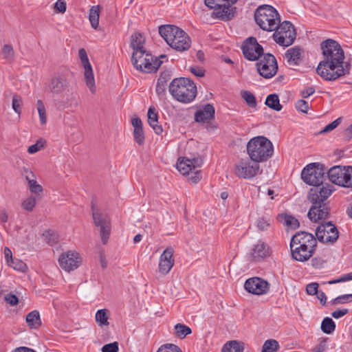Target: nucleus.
<instances>
[{
    "label": "nucleus",
    "instance_id": "obj_1",
    "mask_svg": "<svg viewBox=\"0 0 352 352\" xmlns=\"http://www.w3.org/2000/svg\"><path fill=\"white\" fill-rule=\"evenodd\" d=\"M322 60L318 63L316 72L324 80L334 81L348 75L351 71V64L344 61V52L340 44L331 38L320 43Z\"/></svg>",
    "mask_w": 352,
    "mask_h": 352
},
{
    "label": "nucleus",
    "instance_id": "obj_2",
    "mask_svg": "<svg viewBox=\"0 0 352 352\" xmlns=\"http://www.w3.org/2000/svg\"><path fill=\"white\" fill-rule=\"evenodd\" d=\"M317 247L316 237L305 231L296 232L290 241L292 257L299 262L309 260L314 254Z\"/></svg>",
    "mask_w": 352,
    "mask_h": 352
},
{
    "label": "nucleus",
    "instance_id": "obj_3",
    "mask_svg": "<svg viewBox=\"0 0 352 352\" xmlns=\"http://www.w3.org/2000/svg\"><path fill=\"white\" fill-rule=\"evenodd\" d=\"M159 33L167 44L178 52L188 50L191 46L190 36L181 28L173 25H162Z\"/></svg>",
    "mask_w": 352,
    "mask_h": 352
},
{
    "label": "nucleus",
    "instance_id": "obj_4",
    "mask_svg": "<svg viewBox=\"0 0 352 352\" xmlns=\"http://www.w3.org/2000/svg\"><path fill=\"white\" fill-rule=\"evenodd\" d=\"M246 149L250 158L258 164L266 162L274 153L272 142L264 136H256L250 139Z\"/></svg>",
    "mask_w": 352,
    "mask_h": 352
},
{
    "label": "nucleus",
    "instance_id": "obj_5",
    "mask_svg": "<svg viewBox=\"0 0 352 352\" xmlns=\"http://www.w3.org/2000/svg\"><path fill=\"white\" fill-rule=\"evenodd\" d=\"M169 91L172 96L182 103H189L197 96V87L195 82L188 78L173 79L169 85Z\"/></svg>",
    "mask_w": 352,
    "mask_h": 352
},
{
    "label": "nucleus",
    "instance_id": "obj_6",
    "mask_svg": "<svg viewBox=\"0 0 352 352\" xmlns=\"http://www.w3.org/2000/svg\"><path fill=\"white\" fill-rule=\"evenodd\" d=\"M256 23L264 31H274L280 25V16L273 6L267 4L259 6L254 14Z\"/></svg>",
    "mask_w": 352,
    "mask_h": 352
},
{
    "label": "nucleus",
    "instance_id": "obj_7",
    "mask_svg": "<svg viewBox=\"0 0 352 352\" xmlns=\"http://www.w3.org/2000/svg\"><path fill=\"white\" fill-rule=\"evenodd\" d=\"M131 62L133 65L139 71L146 73L155 72L163 63L160 58H155L149 52H135L132 54Z\"/></svg>",
    "mask_w": 352,
    "mask_h": 352
},
{
    "label": "nucleus",
    "instance_id": "obj_8",
    "mask_svg": "<svg viewBox=\"0 0 352 352\" xmlns=\"http://www.w3.org/2000/svg\"><path fill=\"white\" fill-rule=\"evenodd\" d=\"M47 91L63 98L73 94L69 74H59L53 76L47 86Z\"/></svg>",
    "mask_w": 352,
    "mask_h": 352
},
{
    "label": "nucleus",
    "instance_id": "obj_9",
    "mask_svg": "<svg viewBox=\"0 0 352 352\" xmlns=\"http://www.w3.org/2000/svg\"><path fill=\"white\" fill-rule=\"evenodd\" d=\"M329 180L338 186L352 188V166L331 167L327 172Z\"/></svg>",
    "mask_w": 352,
    "mask_h": 352
},
{
    "label": "nucleus",
    "instance_id": "obj_10",
    "mask_svg": "<svg viewBox=\"0 0 352 352\" xmlns=\"http://www.w3.org/2000/svg\"><path fill=\"white\" fill-rule=\"evenodd\" d=\"M324 175L325 170L322 164L311 163L302 169L301 177L307 184L315 186L322 184Z\"/></svg>",
    "mask_w": 352,
    "mask_h": 352
},
{
    "label": "nucleus",
    "instance_id": "obj_11",
    "mask_svg": "<svg viewBox=\"0 0 352 352\" xmlns=\"http://www.w3.org/2000/svg\"><path fill=\"white\" fill-rule=\"evenodd\" d=\"M273 34L274 41L280 45L287 47L291 45L296 39V33L292 23L288 21L280 22L278 28Z\"/></svg>",
    "mask_w": 352,
    "mask_h": 352
},
{
    "label": "nucleus",
    "instance_id": "obj_12",
    "mask_svg": "<svg viewBox=\"0 0 352 352\" xmlns=\"http://www.w3.org/2000/svg\"><path fill=\"white\" fill-rule=\"evenodd\" d=\"M91 211L94 223L96 226L100 228V234L103 244L107 243L111 232L110 219L107 214L102 213L91 203Z\"/></svg>",
    "mask_w": 352,
    "mask_h": 352
},
{
    "label": "nucleus",
    "instance_id": "obj_13",
    "mask_svg": "<svg viewBox=\"0 0 352 352\" xmlns=\"http://www.w3.org/2000/svg\"><path fill=\"white\" fill-rule=\"evenodd\" d=\"M260 168V166L250 158L240 160L234 166L233 173L240 179H252L254 177Z\"/></svg>",
    "mask_w": 352,
    "mask_h": 352
},
{
    "label": "nucleus",
    "instance_id": "obj_14",
    "mask_svg": "<svg viewBox=\"0 0 352 352\" xmlns=\"http://www.w3.org/2000/svg\"><path fill=\"white\" fill-rule=\"evenodd\" d=\"M316 239L324 243H334L338 239L339 231L331 222H324L320 224L316 229Z\"/></svg>",
    "mask_w": 352,
    "mask_h": 352
},
{
    "label": "nucleus",
    "instance_id": "obj_15",
    "mask_svg": "<svg viewBox=\"0 0 352 352\" xmlns=\"http://www.w3.org/2000/svg\"><path fill=\"white\" fill-rule=\"evenodd\" d=\"M262 59L256 63L257 71L265 78L273 77L277 72L278 65L276 58L271 54H263Z\"/></svg>",
    "mask_w": 352,
    "mask_h": 352
},
{
    "label": "nucleus",
    "instance_id": "obj_16",
    "mask_svg": "<svg viewBox=\"0 0 352 352\" xmlns=\"http://www.w3.org/2000/svg\"><path fill=\"white\" fill-rule=\"evenodd\" d=\"M241 49L245 58L251 61L258 60L263 54V48L255 37L248 38L244 41Z\"/></svg>",
    "mask_w": 352,
    "mask_h": 352
},
{
    "label": "nucleus",
    "instance_id": "obj_17",
    "mask_svg": "<svg viewBox=\"0 0 352 352\" xmlns=\"http://www.w3.org/2000/svg\"><path fill=\"white\" fill-rule=\"evenodd\" d=\"M82 259L77 252L69 250L60 254L58 263L60 267L66 272H70L78 268Z\"/></svg>",
    "mask_w": 352,
    "mask_h": 352
},
{
    "label": "nucleus",
    "instance_id": "obj_18",
    "mask_svg": "<svg viewBox=\"0 0 352 352\" xmlns=\"http://www.w3.org/2000/svg\"><path fill=\"white\" fill-rule=\"evenodd\" d=\"M78 56L85 69L84 76L86 85L91 93L94 94L96 91L94 76L86 50L84 48L80 49L78 51Z\"/></svg>",
    "mask_w": 352,
    "mask_h": 352
},
{
    "label": "nucleus",
    "instance_id": "obj_19",
    "mask_svg": "<svg viewBox=\"0 0 352 352\" xmlns=\"http://www.w3.org/2000/svg\"><path fill=\"white\" fill-rule=\"evenodd\" d=\"M244 287L249 293L255 295H262L269 291L270 285L267 281L261 278L253 277L245 282Z\"/></svg>",
    "mask_w": 352,
    "mask_h": 352
},
{
    "label": "nucleus",
    "instance_id": "obj_20",
    "mask_svg": "<svg viewBox=\"0 0 352 352\" xmlns=\"http://www.w3.org/2000/svg\"><path fill=\"white\" fill-rule=\"evenodd\" d=\"M332 186L326 184H318L315 186L314 188L310 189L309 192V200L311 202H318L320 204H324V201L332 194L333 189Z\"/></svg>",
    "mask_w": 352,
    "mask_h": 352
},
{
    "label": "nucleus",
    "instance_id": "obj_21",
    "mask_svg": "<svg viewBox=\"0 0 352 352\" xmlns=\"http://www.w3.org/2000/svg\"><path fill=\"white\" fill-rule=\"evenodd\" d=\"M313 206L309 209L307 216L311 221L318 222L329 217L330 209L327 204L311 202Z\"/></svg>",
    "mask_w": 352,
    "mask_h": 352
},
{
    "label": "nucleus",
    "instance_id": "obj_22",
    "mask_svg": "<svg viewBox=\"0 0 352 352\" xmlns=\"http://www.w3.org/2000/svg\"><path fill=\"white\" fill-rule=\"evenodd\" d=\"M202 164L203 160L201 157L193 159L186 157L179 158L177 163V168L182 175H189L190 172H192L193 170L199 168Z\"/></svg>",
    "mask_w": 352,
    "mask_h": 352
},
{
    "label": "nucleus",
    "instance_id": "obj_23",
    "mask_svg": "<svg viewBox=\"0 0 352 352\" xmlns=\"http://www.w3.org/2000/svg\"><path fill=\"white\" fill-rule=\"evenodd\" d=\"M174 250L173 248H166L160 255L159 261V272L162 275H166L174 265Z\"/></svg>",
    "mask_w": 352,
    "mask_h": 352
},
{
    "label": "nucleus",
    "instance_id": "obj_24",
    "mask_svg": "<svg viewBox=\"0 0 352 352\" xmlns=\"http://www.w3.org/2000/svg\"><path fill=\"white\" fill-rule=\"evenodd\" d=\"M269 256L270 248L265 243L261 241H258L253 246L250 255L251 260L255 262L260 261Z\"/></svg>",
    "mask_w": 352,
    "mask_h": 352
},
{
    "label": "nucleus",
    "instance_id": "obj_25",
    "mask_svg": "<svg viewBox=\"0 0 352 352\" xmlns=\"http://www.w3.org/2000/svg\"><path fill=\"white\" fill-rule=\"evenodd\" d=\"M302 49L298 46H295L287 50L285 54V58L289 65L296 66L302 60Z\"/></svg>",
    "mask_w": 352,
    "mask_h": 352
},
{
    "label": "nucleus",
    "instance_id": "obj_26",
    "mask_svg": "<svg viewBox=\"0 0 352 352\" xmlns=\"http://www.w3.org/2000/svg\"><path fill=\"white\" fill-rule=\"evenodd\" d=\"M215 110L210 104H206L202 109L197 111L195 113V120L197 122H206L214 117Z\"/></svg>",
    "mask_w": 352,
    "mask_h": 352
},
{
    "label": "nucleus",
    "instance_id": "obj_27",
    "mask_svg": "<svg viewBox=\"0 0 352 352\" xmlns=\"http://www.w3.org/2000/svg\"><path fill=\"white\" fill-rule=\"evenodd\" d=\"M148 122L153 128L155 133L160 135L162 133L163 129L161 125L158 124V116L154 107H150L148 110Z\"/></svg>",
    "mask_w": 352,
    "mask_h": 352
},
{
    "label": "nucleus",
    "instance_id": "obj_28",
    "mask_svg": "<svg viewBox=\"0 0 352 352\" xmlns=\"http://www.w3.org/2000/svg\"><path fill=\"white\" fill-rule=\"evenodd\" d=\"M144 39L143 38L141 34L135 32L131 36V47L133 50V52H145V49L144 47Z\"/></svg>",
    "mask_w": 352,
    "mask_h": 352
},
{
    "label": "nucleus",
    "instance_id": "obj_29",
    "mask_svg": "<svg viewBox=\"0 0 352 352\" xmlns=\"http://www.w3.org/2000/svg\"><path fill=\"white\" fill-rule=\"evenodd\" d=\"M26 322L31 329H38L41 325L40 314L38 311H32L26 316Z\"/></svg>",
    "mask_w": 352,
    "mask_h": 352
},
{
    "label": "nucleus",
    "instance_id": "obj_30",
    "mask_svg": "<svg viewBox=\"0 0 352 352\" xmlns=\"http://www.w3.org/2000/svg\"><path fill=\"white\" fill-rule=\"evenodd\" d=\"M278 221L283 222L291 229H296L300 226L298 220L292 215L281 214L278 215Z\"/></svg>",
    "mask_w": 352,
    "mask_h": 352
},
{
    "label": "nucleus",
    "instance_id": "obj_31",
    "mask_svg": "<svg viewBox=\"0 0 352 352\" xmlns=\"http://www.w3.org/2000/svg\"><path fill=\"white\" fill-rule=\"evenodd\" d=\"M100 6H91L89 12V20L91 27L96 30L99 25Z\"/></svg>",
    "mask_w": 352,
    "mask_h": 352
},
{
    "label": "nucleus",
    "instance_id": "obj_32",
    "mask_svg": "<svg viewBox=\"0 0 352 352\" xmlns=\"http://www.w3.org/2000/svg\"><path fill=\"white\" fill-rule=\"evenodd\" d=\"M265 104L269 108L276 111H280L283 108V106L280 104L278 96L276 94L268 95L266 98Z\"/></svg>",
    "mask_w": 352,
    "mask_h": 352
},
{
    "label": "nucleus",
    "instance_id": "obj_33",
    "mask_svg": "<svg viewBox=\"0 0 352 352\" xmlns=\"http://www.w3.org/2000/svg\"><path fill=\"white\" fill-rule=\"evenodd\" d=\"M216 18L221 19H230L231 16V10L228 6L225 5L217 6L213 12Z\"/></svg>",
    "mask_w": 352,
    "mask_h": 352
},
{
    "label": "nucleus",
    "instance_id": "obj_34",
    "mask_svg": "<svg viewBox=\"0 0 352 352\" xmlns=\"http://www.w3.org/2000/svg\"><path fill=\"white\" fill-rule=\"evenodd\" d=\"M243 348L240 345V343L236 340H232L226 342L221 352H243Z\"/></svg>",
    "mask_w": 352,
    "mask_h": 352
},
{
    "label": "nucleus",
    "instance_id": "obj_35",
    "mask_svg": "<svg viewBox=\"0 0 352 352\" xmlns=\"http://www.w3.org/2000/svg\"><path fill=\"white\" fill-rule=\"evenodd\" d=\"M174 328L175 336L181 339H184L186 336L192 333L191 329L183 324H176Z\"/></svg>",
    "mask_w": 352,
    "mask_h": 352
},
{
    "label": "nucleus",
    "instance_id": "obj_36",
    "mask_svg": "<svg viewBox=\"0 0 352 352\" xmlns=\"http://www.w3.org/2000/svg\"><path fill=\"white\" fill-rule=\"evenodd\" d=\"M1 54L3 58L9 63L12 62L14 59L15 52L12 45L10 44H6L3 46Z\"/></svg>",
    "mask_w": 352,
    "mask_h": 352
},
{
    "label": "nucleus",
    "instance_id": "obj_37",
    "mask_svg": "<svg viewBox=\"0 0 352 352\" xmlns=\"http://www.w3.org/2000/svg\"><path fill=\"white\" fill-rule=\"evenodd\" d=\"M335 329L336 324L331 318L326 317L323 319L321 323V329L324 333L330 334L334 331Z\"/></svg>",
    "mask_w": 352,
    "mask_h": 352
},
{
    "label": "nucleus",
    "instance_id": "obj_38",
    "mask_svg": "<svg viewBox=\"0 0 352 352\" xmlns=\"http://www.w3.org/2000/svg\"><path fill=\"white\" fill-rule=\"evenodd\" d=\"M241 96L250 108L256 107L257 102L256 97L250 91H242L241 92Z\"/></svg>",
    "mask_w": 352,
    "mask_h": 352
},
{
    "label": "nucleus",
    "instance_id": "obj_39",
    "mask_svg": "<svg viewBox=\"0 0 352 352\" xmlns=\"http://www.w3.org/2000/svg\"><path fill=\"white\" fill-rule=\"evenodd\" d=\"M278 348V342L276 340L270 339L264 342L261 352H276Z\"/></svg>",
    "mask_w": 352,
    "mask_h": 352
},
{
    "label": "nucleus",
    "instance_id": "obj_40",
    "mask_svg": "<svg viewBox=\"0 0 352 352\" xmlns=\"http://www.w3.org/2000/svg\"><path fill=\"white\" fill-rule=\"evenodd\" d=\"M44 240L50 245H53L58 243V239L56 233L51 230H45L43 234Z\"/></svg>",
    "mask_w": 352,
    "mask_h": 352
},
{
    "label": "nucleus",
    "instance_id": "obj_41",
    "mask_svg": "<svg viewBox=\"0 0 352 352\" xmlns=\"http://www.w3.org/2000/svg\"><path fill=\"white\" fill-rule=\"evenodd\" d=\"M36 108L39 116L40 122L44 125L47 122L46 109L43 102L38 100L36 102Z\"/></svg>",
    "mask_w": 352,
    "mask_h": 352
},
{
    "label": "nucleus",
    "instance_id": "obj_42",
    "mask_svg": "<svg viewBox=\"0 0 352 352\" xmlns=\"http://www.w3.org/2000/svg\"><path fill=\"white\" fill-rule=\"evenodd\" d=\"M36 204V198L33 196H30L22 201L21 206L25 210L30 212L34 210Z\"/></svg>",
    "mask_w": 352,
    "mask_h": 352
},
{
    "label": "nucleus",
    "instance_id": "obj_43",
    "mask_svg": "<svg viewBox=\"0 0 352 352\" xmlns=\"http://www.w3.org/2000/svg\"><path fill=\"white\" fill-rule=\"evenodd\" d=\"M96 320L100 326L108 325V318L105 309H100L96 314Z\"/></svg>",
    "mask_w": 352,
    "mask_h": 352
},
{
    "label": "nucleus",
    "instance_id": "obj_44",
    "mask_svg": "<svg viewBox=\"0 0 352 352\" xmlns=\"http://www.w3.org/2000/svg\"><path fill=\"white\" fill-rule=\"evenodd\" d=\"M22 104L23 100L21 96L17 94H14L12 96V107L18 115H20L21 113Z\"/></svg>",
    "mask_w": 352,
    "mask_h": 352
},
{
    "label": "nucleus",
    "instance_id": "obj_45",
    "mask_svg": "<svg viewBox=\"0 0 352 352\" xmlns=\"http://www.w3.org/2000/svg\"><path fill=\"white\" fill-rule=\"evenodd\" d=\"M272 220L267 217H260L256 221V226L260 231H265L271 225Z\"/></svg>",
    "mask_w": 352,
    "mask_h": 352
},
{
    "label": "nucleus",
    "instance_id": "obj_46",
    "mask_svg": "<svg viewBox=\"0 0 352 352\" xmlns=\"http://www.w3.org/2000/svg\"><path fill=\"white\" fill-rule=\"evenodd\" d=\"M8 265L13 267V269H14L15 270H18L20 272H25V270L27 269V265L24 262L16 258L14 259L11 258V260Z\"/></svg>",
    "mask_w": 352,
    "mask_h": 352
},
{
    "label": "nucleus",
    "instance_id": "obj_47",
    "mask_svg": "<svg viewBox=\"0 0 352 352\" xmlns=\"http://www.w3.org/2000/svg\"><path fill=\"white\" fill-rule=\"evenodd\" d=\"M28 182V187L30 189V191L35 195H38L40 192H42L43 190V187L38 184L35 179H33L32 180H30Z\"/></svg>",
    "mask_w": 352,
    "mask_h": 352
},
{
    "label": "nucleus",
    "instance_id": "obj_48",
    "mask_svg": "<svg viewBox=\"0 0 352 352\" xmlns=\"http://www.w3.org/2000/svg\"><path fill=\"white\" fill-rule=\"evenodd\" d=\"M157 352H182L181 349L173 344H165L162 345Z\"/></svg>",
    "mask_w": 352,
    "mask_h": 352
},
{
    "label": "nucleus",
    "instance_id": "obj_49",
    "mask_svg": "<svg viewBox=\"0 0 352 352\" xmlns=\"http://www.w3.org/2000/svg\"><path fill=\"white\" fill-rule=\"evenodd\" d=\"M133 138L139 145L143 144L145 139L143 129H133Z\"/></svg>",
    "mask_w": 352,
    "mask_h": 352
},
{
    "label": "nucleus",
    "instance_id": "obj_50",
    "mask_svg": "<svg viewBox=\"0 0 352 352\" xmlns=\"http://www.w3.org/2000/svg\"><path fill=\"white\" fill-rule=\"evenodd\" d=\"M347 302H352V294L339 296L331 301V302L333 305L343 304Z\"/></svg>",
    "mask_w": 352,
    "mask_h": 352
},
{
    "label": "nucleus",
    "instance_id": "obj_51",
    "mask_svg": "<svg viewBox=\"0 0 352 352\" xmlns=\"http://www.w3.org/2000/svg\"><path fill=\"white\" fill-rule=\"evenodd\" d=\"M342 118H338L330 124H327L320 133H324L335 129L340 123Z\"/></svg>",
    "mask_w": 352,
    "mask_h": 352
},
{
    "label": "nucleus",
    "instance_id": "obj_52",
    "mask_svg": "<svg viewBox=\"0 0 352 352\" xmlns=\"http://www.w3.org/2000/svg\"><path fill=\"white\" fill-rule=\"evenodd\" d=\"M118 350L119 347L117 342L104 344L102 348V352H118Z\"/></svg>",
    "mask_w": 352,
    "mask_h": 352
},
{
    "label": "nucleus",
    "instance_id": "obj_53",
    "mask_svg": "<svg viewBox=\"0 0 352 352\" xmlns=\"http://www.w3.org/2000/svg\"><path fill=\"white\" fill-rule=\"evenodd\" d=\"M54 8L56 12L60 13H65L67 9V4L65 0H58L54 5Z\"/></svg>",
    "mask_w": 352,
    "mask_h": 352
},
{
    "label": "nucleus",
    "instance_id": "obj_54",
    "mask_svg": "<svg viewBox=\"0 0 352 352\" xmlns=\"http://www.w3.org/2000/svg\"><path fill=\"white\" fill-rule=\"evenodd\" d=\"M44 142L41 140L37 141L36 143L30 146L28 148V152L30 154H34L38 151H40L42 148L44 147Z\"/></svg>",
    "mask_w": 352,
    "mask_h": 352
},
{
    "label": "nucleus",
    "instance_id": "obj_55",
    "mask_svg": "<svg viewBox=\"0 0 352 352\" xmlns=\"http://www.w3.org/2000/svg\"><path fill=\"white\" fill-rule=\"evenodd\" d=\"M296 108L299 111L307 113L309 110V104L304 100H298L296 103Z\"/></svg>",
    "mask_w": 352,
    "mask_h": 352
},
{
    "label": "nucleus",
    "instance_id": "obj_56",
    "mask_svg": "<svg viewBox=\"0 0 352 352\" xmlns=\"http://www.w3.org/2000/svg\"><path fill=\"white\" fill-rule=\"evenodd\" d=\"M21 175L23 177H24L25 178V179L28 182L36 178L34 173L27 166H23L22 168Z\"/></svg>",
    "mask_w": 352,
    "mask_h": 352
},
{
    "label": "nucleus",
    "instance_id": "obj_57",
    "mask_svg": "<svg viewBox=\"0 0 352 352\" xmlns=\"http://www.w3.org/2000/svg\"><path fill=\"white\" fill-rule=\"evenodd\" d=\"M318 286L317 283L308 284L306 287L307 293L309 295H316L318 292Z\"/></svg>",
    "mask_w": 352,
    "mask_h": 352
},
{
    "label": "nucleus",
    "instance_id": "obj_58",
    "mask_svg": "<svg viewBox=\"0 0 352 352\" xmlns=\"http://www.w3.org/2000/svg\"><path fill=\"white\" fill-rule=\"evenodd\" d=\"M192 171H194L193 174H192L189 177L188 179L191 183L197 184L201 179V171L199 170H197V168L195 170H193Z\"/></svg>",
    "mask_w": 352,
    "mask_h": 352
},
{
    "label": "nucleus",
    "instance_id": "obj_59",
    "mask_svg": "<svg viewBox=\"0 0 352 352\" xmlns=\"http://www.w3.org/2000/svg\"><path fill=\"white\" fill-rule=\"evenodd\" d=\"M5 300L12 306L16 305L19 302L17 296L12 294L6 295Z\"/></svg>",
    "mask_w": 352,
    "mask_h": 352
},
{
    "label": "nucleus",
    "instance_id": "obj_60",
    "mask_svg": "<svg viewBox=\"0 0 352 352\" xmlns=\"http://www.w3.org/2000/svg\"><path fill=\"white\" fill-rule=\"evenodd\" d=\"M324 261L320 257H315L311 260V265L316 269H320L323 267Z\"/></svg>",
    "mask_w": 352,
    "mask_h": 352
},
{
    "label": "nucleus",
    "instance_id": "obj_61",
    "mask_svg": "<svg viewBox=\"0 0 352 352\" xmlns=\"http://www.w3.org/2000/svg\"><path fill=\"white\" fill-rule=\"evenodd\" d=\"M190 71L197 77H203L205 75V70L201 67L196 66L190 67Z\"/></svg>",
    "mask_w": 352,
    "mask_h": 352
},
{
    "label": "nucleus",
    "instance_id": "obj_62",
    "mask_svg": "<svg viewBox=\"0 0 352 352\" xmlns=\"http://www.w3.org/2000/svg\"><path fill=\"white\" fill-rule=\"evenodd\" d=\"M349 313V309H338L331 313V316L334 318H340L346 314Z\"/></svg>",
    "mask_w": 352,
    "mask_h": 352
},
{
    "label": "nucleus",
    "instance_id": "obj_63",
    "mask_svg": "<svg viewBox=\"0 0 352 352\" xmlns=\"http://www.w3.org/2000/svg\"><path fill=\"white\" fill-rule=\"evenodd\" d=\"M315 92V89L313 87H307L304 89H302L301 91H300V95L302 98H308L309 96H310L311 95L314 94V93Z\"/></svg>",
    "mask_w": 352,
    "mask_h": 352
},
{
    "label": "nucleus",
    "instance_id": "obj_64",
    "mask_svg": "<svg viewBox=\"0 0 352 352\" xmlns=\"http://www.w3.org/2000/svg\"><path fill=\"white\" fill-rule=\"evenodd\" d=\"M326 348V341L323 340L318 345L315 346L312 351L313 352H324Z\"/></svg>",
    "mask_w": 352,
    "mask_h": 352
}]
</instances>
